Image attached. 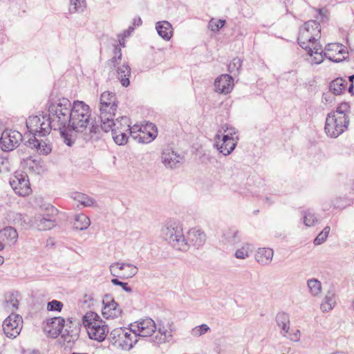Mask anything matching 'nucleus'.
Returning <instances> with one entry per match:
<instances>
[{"mask_svg":"<svg viewBox=\"0 0 354 354\" xmlns=\"http://www.w3.org/2000/svg\"><path fill=\"white\" fill-rule=\"evenodd\" d=\"M72 104L67 98L59 99L48 107V118L53 130H59L64 143L71 147L75 142L72 133L68 132L72 115Z\"/></svg>","mask_w":354,"mask_h":354,"instance_id":"obj_1","label":"nucleus"},{"mask_svg":"<svg viewBox=\"0 0 354 354\" xmlns=\"http://www.w3.org/2000/svg\"><path fill=\"white\" fill-rule=\"evenodd\" d=\"M57 209L53 205L48 204L41 207V212L30 218L26 215L18 214L15 219L21 221V225L25 228L35 227L38 230L45 231L52 229L56 225L55 216Z\"/></svg>","mask_w":354,"mask_h":354,"instance_id":"obj_2","label":"nucleus"},{"mask_svg":"<svg viewBox=\"0 0 354 354\" xmlns=\"http://www.w3.org/2000/svg\"><path fill=\"white\" fill-rule=\"evenodd\" d=\"M72 115L70 121L68 132H83L91 122V109L83 101L75 100L72 104Z\"/></svg>","mask_w":354,"mask_h":354,"instance_id":"obj_3","label":"nucleus"},{"mask_svg":"<svg viewBox=\"0 0 354 354\" xmlns=\"http://www.w3.org/2000/svg\"><path fill=\"white\" fill-rule=\"evenodd\" d=\"M165 239L176 250L187 251L189 244L185 239L182 226L174 221H168L162 230Z\"/></svg>","mask_w":354,"mask_h":354,"instance_id":"obj_4","label":"nucleus"},{"mask_svg":"<svg viewBox=\"0 0 354 354\" xmlns=\"http://www.w3.org/2000/svg\"><path fill=\"white\" fill-rule=\"evenodd\" d=\"M111 344L117 348L129 351L138 342L136 335L129 328H116L110 333Z\"/></svg>","mask_w":354,"mask_h":354,"instance_id":"obj_5","label":"nucleus"},{"mask_svg":"<svg viewBox=\"0 0 354 354\" xmlns=\"http://www.w3.org/2000/svg\"><path fill=\"white\" fill-rule=\"evenodd\" d=\"M349 124L348 116L337 117L334 113H328L326 118L325 133L328 136L336 138L348 129Z\"/></svg>","mask_w":354,"mask_h":354,"instance_id":"obj_6","label":"nucleus"},{"mask_svg":"<svg viewBox=\"0 0 354 354\" xmlns=\"http://www.w3.org/2000/svg\"><path fill=\"white\" fill-rule=\"evenodd\" d=\"M26 127L33 136H45L50 133L53 129L49 118L42 115L29 116L26 120Z\"/></svg>","mask_w":354,"mask_h":354,"instance_id":"obj_7","label":"nucleus"},{"mask_svg":"<svg viewBox=\"0 0 354 354\" xmlns=\"http://www.w3.org/2000/svg\"><path fill=\"white\" fill-rule=\"evenodd\" d=\"M100 119L101 122L100 126L98 124H92L89 128L90 137L84 138L85 140H97L99 138L98 134H100V131L102 130L104 132L107 133L110 131V124H113V118L116 115V110L110 109V108H107L106 112L108 113L106 114L105 117L102 116V112L100 111Z\"/></svg>","mask_w":354,"mask_h":354,"instance_id":"obj_8","label":"nucleus"},{"mask_svg":"<svg viewBox=\"0 0 354 354\" xmlns=\"http://www.w3.org/2000/svg\"><path fill=\"white\" fill-rule=\"evenodd\" d=\"M23 140L22 134L15 130L6 129L1 133L0 148L3 151H11L16 149Z\"/></svg>","mask_w":354,"mask_h":354,"instance_id":"obj_9","label":"nucleus"},{"mask_svg":"<svg viewBox=\"0 0 354 354\" xmlns=\"http://www.w3.org/2000/svg\"><path fill=\"white\" fill-rule=\"evenodd\" d=\"M10 185L15 192L19 196H26L31 192L28 175L21 171H16L10 178Z\"/></svg>","mask_w":354,"mask_h":354,"instance_id":"obj_10","label":"nucleus"},{"mask_svg":"<svg viewBox=\"0 0 354 354\" xmlns=\"http://www.w3.org/2000/svg\"><path fill=\"white\" fill-rule=\"evenodd\" d=\"M129 326L133 334L136 335V339L138 340V337L151 336L156 330V325L154 321L149 317L138 320L131 324Z\"/></svg>","mask_w":354,"mask_h":354,"instance_id":"obj_11","label":"nucleus"},{"mask_svg":"<svg viewBox=\"0 0 354 354\" xmlns=\"http://www.w3.org/2000/svg\"><path fill=\"white\" fill-rule=\"evenodd\" d=\"M22 323L21 317L15 313H11L3 323V330L6 337H16L21 331L20 324Z\"/></svg>","mask_w":354,"mask_h":354,"instance_id":"obj_12","label":"nucleus"},{"mask_svg":"<svg viewBox=\"0 0 354 354\" xmlns=\"http://www.w3.org/2000/svg\"><path fill=\"white\" fill-rule=\"evenodd\" d=\"M109 269L113 276L119 277L123 279L133 277L138 271L136 266L127 263H112Z\"/></svg>","mask_w":354,"mask_h":354,"instance_id":"obj_13","label":"nucleus"},{"mask_svg":"<svg viewBox=\"0 0 354 354\" xmlns=\"http://www.w3.org/2000/svg\"><path fill=\"white\" fill-rule=\"evenodd\" d=\"M102 304L104 305L102 309L104 317L106 319H114L120 316L122 310L111 295H105L102 300Z\"/></svg>","mask_w":354,"mask_h":354,"instance_id":"obj_14","label":"nucleus"},{"mask_svg":"<svg viewBox=\"0 0 354 354\" xmlns=\"http://www.w3.org/2000/svg\"><path fill=\"white\" fill-rule=\"evenodd\" d=\"M161 159L167 168L176 169L181 165L183 156L174 151L172 148L167 147L162 150Z\"/></svg>","mask_w":354,"mask_h":354,"instance_id":"obj_15","label":"nucleus"},{"mask_svg":"<svg viewBox=\"0 0 354 354\" xmlns=\"http://www.w3.org/2000/svg\"><path fill=\"white\" fill-rule=\"evenodd\" d=\"M65 325V319L62 317H55L46 320L44 330L52 338L57 337Z\"/></svg>","mask_w":354,"mask_h":354,"instance_id":"obj_16","label":"nucleus"},{"mask_svg":"<svg viewBox=\"0 0 354 354\" xmlns=\"http://www.w3.org/2000/svg\"><path fill=\"white\" fill-rule=\"evenodd\" d=\"M301 33L308 38L311 39V47L317 44V37L320 38L321 27L320 24L315 21L310 20L305 22L303 28L300 30Z\"/></svg>","mask_w":354,"mask_h":354,"instance_id":"obj_17","label":"nucleus"},{"mask_svg":"<svg viewBox=\"0 0 354 354\" xmlns=\"http://www.w3.org/2000/svg\"><path fill=\"white\" fill-rule=\"evenodd\" d=\"M155 126L152 124H147L142 129H138L139 133L133 131H131V136L138 141L140 143H149L157 136V131H154Z\"/></svg>","mask_w":354,"mask_h":354,"instance_id":"obj_18","label":"nucleus"},{"mask_svg":"<svg viewBox=\"0 0 354 354\" xmlns=\"http://www.w3.org/2000/svg\"><path fill=\"white\" fill-rule=\"evenodd\" d=\"M107 108L112 110H117L118 104L116 102V97L115 93L112 92H104L101 94L100 99V111L102 112V118L108 113L106 112Z\"/></svg>","mask_w":354,"mask_h":354,"instance_id":"obj_19","label":"nucleus"},{"mask_svg":"<svg viewBox=\"0 0 354 354\" xmlns=\"http://www.w3.org/2000/svg\"><path fill=\"white\" fill-rule=\"evenodd\" d=\"M87 331L91 339L101 342L105 339L109 333V328L104 324V321L100 320L97 324L88 327Z\"/></svg>","mask_w":354,"mask_h":354,"instance_id":"obj_20","label":"nucleus"},{"mask_svg":"<svg viewBox=\"0 0 354 354\" xmlns=\"http://www.w3.org/2000/svg\"><path fill=\"white\" fill-rule=\"evenodd\" d=\"M233 86V78L228 74L220 75L214 82L215 90L220 93H229L232 90Z\"/></svg>","mask_w":354,"mask_h":354,"instance_id":"obj_21","label":"nucleus"},{"mask_svg":"<svg viewBox=\"0 0 354 354\" xmlns=\"http://www.w3.org/2000/svg\"><path fill=\"white\" fill-rule=\"evenodd\" d=\"M237 137L230 136L229 134H224L222 138V144L219 145L218 142L214 144V146L217 148L221 153L224 156L230 154L236 146Z\"/></svg>","mask_w":354,"mask_h":354,"instance_id":"obj_22","label":"nucleus"},{"mask_svg":"<svg viewBox=\"0 0 354 354\" xmlns=\"http://www.w3.org/2000/svg\"><path fill=\"white\" fill-rule=\"evenodd\" d=\"M17 239L18 233L14 227L8 226L0 230V239L3 241L5 244L13 245Z\"/></svg>","mask_w":354,"mask_h":354,"instance_id":"obj_23","label":"nucleus"},{"mask_svg":"<svg viewBox=\"0 0 354 354\" xmlns=\"http://www.w3.org/2000/svg\"><path fill=\"white\" fill-rule=\"evenodd\" d=\"M158 34L165 40L169 41L173 35L171 24L167 21H158L156 24Z\"/></svg>","mask_w":354,"mask_h":354,"instance_id":"obj_24","label":"nucleus"},{"mask_svg":"<svg viewBox=\"0 0 354 354\" xmlns=\"http://www.w3.org/2000/svg\"><path fill=\"white\" fill-rule=\"evenodd\" d=\"M274 252L270 248H259L255 255L256 261L261 265H268L272 260Z\"/></svg>","mask_w":354,"mask_h":354,"instance_id":"obj_25","label":"nucleus"},{"mask_svg":"<svg viewBox=\"0 0 354 354\" xmlns=\"http://www.w3.org/2000/svg\"><path fill=\"white\" fill-rule=\"evenodd\" d=\"M308 54L313 57L311 59V64H321L326 56L324 55L325 52L323 51L322 48V46L319 44H317L308 50H307Z\"/></svg>","mask_w":354,"mask_h":354,"instance_id":"obj_26","label":"nucleus"},{"mask_svg":"<svg viewBox=\"0 0 354 354\" xmlns=\"http://www.w3.org/2000/svg\"><path fill=\"white\" fill-rule=\"evenodd\" d=\"M131 72V68L127 64H123L121 66L118 68V77L121 84L124 87H127L130 84L129 77Z\"/></svg>","mask_w":354,"mask_h":354,"instance_id":"obj_27","label":"nucleus"},{"mask_svg":"<svg viewBox=\"0 0 354 354\" xmlns=\"http://www.w3.org/2000/svg\"><path fill=\"white\" fill-rule=\"evenodd\" d=\"M110 124V131H112V129H121V131H129V133L131 134V128L129 124V119L126 116H119L115 120L113 118V124Z\"/></svg>","mask_w":354,"mask_h":354,"instance_id":"obj_28","label":"nucleus"},{"mask_svg":"<svg viewBox=\"0 0 354 354\" xmlns=\"http://www.w3.org/2000/svg\"><path fill=\"white\" fill-rule=\"evenodd\" d=\"M189 241L196 247H201L204 245L206 241V235L201 230H191L189 233Z\"/></svg>","mask_w":354,"mask_h":354,"instance_id":"obj_29","label":"nucleus"},{"mask_svg":"<svg viewBox=\"0 0 354 354\" xmlns=\"http://www.w3.org/2000/svg\"><path fill=\"white\" fill-rule=\"evenodd\" d=\"M277 326L281 329L284 335L288 333L290 328V317L286 313H279L276 316Z\"/></svg>","mask_w":354,"mask_h":354,"instance_id":"obj_30","label":"nucleus"},{"mask_svg":"<svg viewBox=\"0 0 354 354\" xmlns=\"http://www.w3.org/2000/svg\"><path fill=\"white\" fill-rule=\"evenodd\" d=\"M347 81L342 77L337 78L330 83V91L334 95H340L345 90Z\"/></svg>","mask_w":354,"mask_h":354,"instance_id":"obj_31","label":"nucleus"},{"mask_svg":"<svg viewBox=\"0 0 354 354\" xmlns=\"http://www.w3.org/2000/svg\"><path fill=\"white\" fill-rule=\"evenodd\" d=\"M90 219L84 214H80L75 216L73 223V227L79 230H84L90 225Z\"/></svg>","mask_w":354,"mask_h":354,"instance_id":"obj_32","label":"nucleus"},{"mask_svg":"<svg viewBox=\"0 0 354 354\" xmlns=\"http://www.w3.org/2000/svg\"><path fill=\"white\" fill-rule=\"evenodd\" d=\"M100 320L102 319L100 316L93 311L86 313L82 317V323L87 330L88 329V327H91V326L97 324Z\"/></svg>","mask_w":354,"mask_h":354,"instance_id":"obj_33","label":"nucleus"},{"mask_svg":"<svg viewBox=\"0 0 354 354\" xmlns=\"http://www.w3.org/2000/svg\"><path fill=\"white\" fill-rule=\"evenodd\" d=\"M126 132L129 131H121V129H112L111 133L114 142L118 145H124L127 143L128 136Z\"/></svg>","mask_w":354,"mask_h":354,"instance_id":"obj_34","label":"nucleus"},{"mask_svg":"<svg viewBox=\"0 0 354 354\" xmlns=\"http://www.w3.org/2000/svg\"><path fill=\"white\" fill-rule=\"evenodd\" d=\"M73 198L84 207H91L94 204V199L85 194L75 192L72 196Z\"/></svg>","mask_w":354,"mask_h":354,"instance_id":"obj_35","label":"nucleus"},{"mask_svg":"<svg viewBox=\"0 0 354 354\" xmlns=\"http://www.w3.org/2000/svg\"><path fill=\"white\" fill-rule=\"evenodd\" d=\"M6 301L4 307L9 310L17 309L19 301L17 299V293H7L5 295Z\"/></svg>","mask_w":354,"mask_h":354,"instance_id":"obj_36","label":"nucleus"},{"mask_svg":"<svg viewBox=\"0 0 354 354\" xmlns=\"http://www.w3.org/2000/svg\"><path fill=\"white\" fill-rule=\"evenodd\" d=\"M335 304V299L333 293L328 292L324 297L320 308L323 312H328L332 310Z\"/></svg>","mask_w":354,"mask_h":354,"instance_id":"obj_37","label":"nucleus"},{"mask_svg":"<svg viewBox=\"0 0 354 354\" xmlns=\"http://www.w3.org/2000/svg\"><path fill=\"white\" fill-rule=\"evenodd\" d=\"M307 286L309 289V292L313 296L318 295L322 291V283L317 279L313 278L308 279L307 281Z\"/></svg>","mask_w":354,"mask_h":354,"instance_id":"obj_38","label":"nucleus"},{"mask_svg":"<svg viewBox=\"0 0 354 354\" xmlns=\"http://www.w3.org/2000/svg\"><path fill=\"white\" fill-rule=\"evenodd\" d=\"M241 66L242 60L239 57H235L227 65V71L234 75H237L240 73Z\"/></svg>","mask_w":354,"mask_h":354,"instance_id":"obj_39","label":"nucleus"},{"mask_svg":"<svg viewBox=\"0 0 354 354\" xmlns=\"http://www.w3.org/2000/svg\"><path fill=\"white\" fill-rule=\"evenodd\" d=\"M325 50L329 53L330 52H335L337 55L348 54L346 49L340 44H328L326 46Z\"/></svg>","mask_w":354,"mask_h":354,"instance_id":"obj_40","label":"nucleus"},{"mask_svg":"<svg viewBox=\"0 0 354 354\" xmlns=\"http://www.w3.org/2000/svg\"><path fill=\"white\" fill-rule=\"evenodd\" d=\"M85 8V0H70L69 10L71 12H83Z\"/></svg>","mask_w":354,"mask_h":354,"instance_id":"obj_41","label":"nucleus"},{"mask_svg":"<svg viewBox=\"0 0 354 354\" xmlns=\"http://www.w3.org/2000/svg\"><path fill=\"white\" fill-rule=\"evenodd\" d=\"M330 113H334L335 116L337 117L342 115L348 116V113H350V105L348 102H342L339 104L335 111H333Z\"/></svg>","mask_w":354,"mask_h":354,"instance_id":"obj_42","label":"nucleus"},{"mask_svg":"<svg viewBox=\"0 0 354 354\" xmlns=\"http://www.w3.org/2000/svg\"><path fill=\"white\" fill-rule=\"evenodd\" d=\"M330 228L329 226H326L324 230L317 236L314 240V244L317 245L323 243L328 236Z\"/></svg>","mask_w":354,"mask_h":354,"instance_id":"obj_43","label":"nucleus"},{"mask_svg":"<svg viewBox=\"0 0 354 354\" xmlns=\"http://www.w3.org/2000/svg\"><path fill=\"white\" fill-rule=\"evenodd\" d=\"M317 222V218L310 210L306 211L304 216V223L306 226L314 225Z\"/></svg>","mask_w":354,"mask_h":354,"instance_id":"obj_44","label":"nucleus"},{"mask_svg":"<svg viewBox=\"0 0 354 354\" xmlns=\"http://www.w3.org/2000/svg\"><path fill=\"white\" fill-rule=\"evenodd\" d=\"M299 45L306 50L311 48V39L306 38L304 33L299 32V35L297 38Z\"/></svg>","mask_w":354,"mask_h":354,"instance_id":"obj_45","label":"nucleus"},{"mask_svg":"<svg viewBox=\"0 0 354 354\" xmlns=\"http://www.w3.org/2000/svg\"><path fill=\"white\" fill-rule=\"evenodd\" d=\"M63 308V304L60 301L57 300H52L49 301L47 304V310L48 311H57L61 312Z\"/></svg>","mask_w":354,"mask_h":354,"instance_id":"obj_46","label":"nucleus"},{"mask_svg":"<svg viewBox=\"0 0 354 354\" xmlns=\"http://www.w3.org/2000/svg\"><path fill=\"white\" fill-rule=\"evenodd\" d=\"M10 170V164L8 158L0 156V174H7Z\"/></svg>","mask_w":354,"mask_h":354,"instance_id":"obj_47","label":"nucleus"},{"mask_svg":"<svg viewBox=\"0 0 354 354\" xmlns=\"http://www.w3.org/2000/svg\"><path fill=\"white\" fill-rule=\"evenodd\" d=\"M225 24V20L224 19H218L214 20L212 19L209 23V28L213 32L218 31L222 27L224 26Z\"/></svg>","mask_w":354,"mask_h":354,"instance_id":"obj_48","label":"nucleus"},{"mask_svg":"<svg viewBox=\"0 0 354 354\" xmlns=\"http://www.w3.org/2000/svg\"><path fill=\"white\" fill-rule=\"evenodd\" d=\"M234 256L237 259H244L249 256V245H245L236 250Z\"/></svg>","mask_w":354,"mask_h":354,"instance_id":"obj_49","label":"nucleus"},{"mask_svg":"<svg viewBox=\"0 0 354 354\" xmlns=\"http://www.w3.org/2000/svg\"><path fill=\"white\" fill-rule=\"evenodd\" d=\"M158 333H160V336L158 337L157 335L156 336V339L153 340L155 342L158 344L165 343L166 341H168V338L171 337L170 333L167 330H162L161 328H159Z\"/></svg>","mask_w":354,"mask_h":354,"instance_id":"obj_50","label":"nucleus"},{"mask_svg":"<svg viewBox=\"0 0 354 354\" xmlns=\"http://www.w3.org/2000/svg\"><path fill=\"white\" fill-rule=\"evenodd\" d=\"M209 330V327L207 324H203L192 329V335L198 337L206 333Z\"/></svg>","mask_w":354,"mask_h":354,"instance_id":"obj_51","label":"nucleus"},{"mask_svg":"<svg viewBox=\"0 0 354 354\" xmlns=\"http://www.w3.org/2000/svg\"><path fill=\"white\" fill-rule=\"evenodd\" d=\"M111 281L114 286H120L127 292H131L133 291L132 288L129 286L128 283L121 281L117 278L112 279Z\"/></svg>","mask_w":354,"mask_h":354,"instance_id":"obj_52","label":"nucleus"},{"mask_svg":"<svg viewBox=\"0 0 354 354\" xmlns=\"http://www.w3.org/2000/svg\"><path fill=\"white\" fill-rule=\"evenodd\" d=\"M226 239L228 242L231 244H236L240 241V237L239 236V231H233L229 232L227 235Z\"/></svg>","mask_w":354,"mask_h":354,"instance_id":"obj_53","label":"nucleus"},{"mask_svg":"<svg viewBox=\"0 0 354 354\" xmlns=\"http://www.w3.org/2000/svg\"><path fill=\"white\" fill-rule=\"evenodd\" d=\"M346 55H337L336 53L335 55H331L330 53H324V55L326 56V58L328 59L329 60L333 62H340L346 59Z\"/></svg>","mask_w":354,"mask_h":354,"instance_id":"obj_54","label":"nucleus"},{"mask_svg":"<svg viewBox=\"0 0 354 354\" xmlns=\"http://www.w3.org/2000/svg\"><path fill=\"white\" fill-rule=\"evenodd\" d=\"M51 147L45 142H41L40 148H38V151L43 155H48L51 152Z\"/></svg>","mask_w":354,"mask_h":354,"instance_id":"obj_55","label":"nucleus"},{"mask_svg":"<svg viewBox=\"0 0 354 354\" xmlns=\"http://www.w3.org/2000/svg\"><path fill=\"white\" fill-rule=\"evenodd\" d=\"M120 60L121 59H118L117 57H113L111 59L106 61V65L111 70H113L116 67V66L120 63Z\"/></svg>","mask_w":354,"mask_h":354,"instance_id":"obj_56","label":"nucleus"},{"mask_svg":"<svg viewBox=\"0 0 354 354\" xmlns=\"http://www.w3.org/2000/svg\"><path fill=\"white\" fill-rule=\"evenodd\" d=\"M36 136H33V138H30L28 141V146H29L31 148H35L38 150V148H40L41 146V142L36 139Z\"/></svg>","mask_w":354,"mask_h":354,"instance_id":"obj_57","label":"nucleus"},{"mask_svg":"<svg viewBox=\"0 0 354 354\" xmlns=\"http://www.w3.org/2000/svg\"><path fill=\"white\" fill-rule=\"evenodd\" d=\"M120 45L124 46V44H122L121 41H120V45L116 44L114 46L113 57H117L118 59H122V50H121V48L120 46Z\"/></svg>","mask_w":354,"mask_h":354,"instance_id":"obj_58","label":"nucleus"},{"mask_svg":"<svg viewBox=\"0 0 354 354\" xmlns=\"http://www.w3.org/2000/svg\"><path fill=\"white\" fill-rule=\"evenodd\" d=\"M225 132L226 133V134H229L230 136H234L235 135V131L232 128H227L226 130H225Z\"/></svg>","mask_w":354,"mask_h":354,"instance_id":"obj_59","label":"nucleus"},{"mask_svg":"<svg viewBox=\"0 0 354 354\" xmlns=\"http://www.w3.org/2000/svg\"><path fill=\"white\" fill-rule=\"evenodd\" d=\"M290 339L291 340L298 341L299 339V331L297 330L295 333H294L293 337Z\"/></svg>","mask_w":354,"mask_h":354,"instance_id":"obj_60","label":"nucleus"},{"mask_svg":"<svg viewBox=\"0 0 354 354\" xmlns=\"http://www.w3.org/2000/svg\"><path fill=\"white\" fill-rule=\"evenodd\" d=\"M24 354H40V353L37 350H32V351H26L24 352Z\"/></svg>","mask_w":354,"mask_h":354,"instance_id":"obj_61","label":"nucleus"},{"mask_svg":"<svg viewBox=\"0 0 354 354\" xmlns=\"http://www.w3.org/2000/svg\"><path fill=\"white\" fill-rule=\"evenodd\" d=\"M141 24H142V19L140 17H138V19H133V25L140 26Z\"/></svg>","mask_w":354,"mask_h":354,"instance_id":"obj_62","label":"nucleus"},{"mask_svg":"<svg viewBox=\"0 0 354 354\" xmlns=\"http://www.w3.org/2000/svg\"><path fill=\"white\" fill-rule=\"evenodd\" d=\"M353 89H354V85H353V83H351V85L348 86V92H349L352 95H354Z\"/></svg>","mask_w":354,"mask_h":354,"instance_id":"obj_63","label":"nucleus"},{"mask_svg":"<svg viewBox=\"0 0 354 354\" xmlns=\"http://www.w3.org/2000/svg\"><path fill=\"white\" fill-rule=\"evenodd\" d=\"M4 241L0 239V251L3 250L5 248Z\"/></svg>","mask_w":354,"mask_h":354,"instance_id":"obj_64","label":"nucleus"}]
</instances>
